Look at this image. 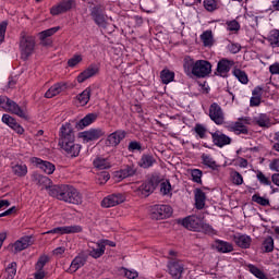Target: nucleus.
<instances>
[{
  "label": "nucleus",
  "instance_id": "ddd939ff",
  "mask_svg": "<svg viewBox=\"0 0 279 279\" xmlns=\"http://www.w3.org/2000/svg\"><path fill=\"white\" fill-rule=\"evenodd\" d=\"M234 66V61L230 59L222 58L218 61L215 75L218 77H228V74Z\"/></svg>",
  "mask_w": 279,
  "mask_h": 279
},
{
  "label": "nucleus",
  "instance_id": "3c124183",
  "mask_svg": "<svg viewBox=\"0 0 279 279\" xmlns=\"http://www.w3.org/2000/svg\"><path fill=\"white\" fill-rule=\"evenodd\" d=\"M48 263H49V256H47V255H41V256L38 258V260H37V263H36V265H35L36 271H40V269H41V270L45 269V265H47Z\"/></svg>",
  "mask_w": 279,
  "mask_h": 279
},
{
  "label": "nucleus",
  "instance_id": "338daca9",
  "mask_svg": "<svg viewBox=\"0 0 279 279\" xmlns=\"http://www.w3.org/2000/svg\"><path fill=\"white\" fill-rule=\"evenodd\" d=\"M260 99H262V98H259V97L252 96V97H251V100H250V106H251V108H255V107L260 106Z\"/></svg>",
  "mask_w": 279,
  "mask_h": 279
},
{
  "label": "nucleus",
  "instance_id": "e433bc0d",
  "mask_svg": "<svg viewBox=\"0 0 279 279\" xmlns=\"http://www.w3.org/2000/svg\"><path fill=\"white\" fill-rule=\"evenodd\" d=\"M274 238L271 235L266 236L262 242L263 254H270V252H274Z\"/></svg>",
  "mask_w": 279,
  "mask_h": 279
},
{
  "label": "nucleus",
  "instance_id": "4468645a",
  "mask_svg": "<svg viewBox=\"0 0 279 279\" xmlns=\"http://www.w3.org/2000/svg\"><path fill=\"white\" fill-rule=\"evenodd\" d=\"M168 271L172 278L182 279V274H184V262L180 259H171L168 262Z\"/></svg>",
  "mask_w": 279,
  "mask_h": 279
},
{
  "label": "nucleus",
  "instance_id": "864d4df0",
  "mask_svg": "<svg viewBox=\"0 0 279 279\" xmlns=\"http://www.w3.org/2000/svg\"><path fill=\"white\" fill-rule=\"evenodd\" d=\"M252 202H255V204H258L259 206H269V198H265L260 196V194H254L252 196Z\"/></svg>",
  "mask_w": 279,
  "mask_h": 279
},
{
  "label": "nucleus",
  "instance_id": "a878e982",
  "mask_svg": "<svg viewBox=\"0 0 279 279\" xmlns=\"http://www.w3.org/2000/svg\"><path fill=\"white\" fill-rule=\"evenodd\" d=\"M136 171L137 169L134 163L126 165L118 172H116V178H118V180H125V178H132L136 175Z\"/></svg>",
  "mask_w": 279,
  "mask_h": 279
},
{
  "label": "nucleus",
  "instance_id": "7c9ffc66",
  "mask_svg": "<svg viewBox=\"0 0 279 279\" xmlns=\"http://www.w3.org/2000/svg\"><path fill=\"white\" fill-rule=\"evenodd\" d=\"M137 165L142 169H151L156 165V158L151 154H143Z\"/></svg>",
  "mask_w": 279,
  "mask_h": 279
},
{
  "label": "nucleus",
  "instance_id": "dca6fc26",
  "mask_svg": "<svg viewBox=\"0 0 279 279\" xmlns=\"http://www.w3.org/2000/svg\"><path fill=\"white\" fill-rule=\"evenodd\" d=\"M202 218L198 216H187L182 220V226L186 228V230L199 232V230H202Z\"/></svg>",
  "mask_w": 279,
  "mask_h": 279
},
{
  "label": "nucleus",
  "instance_id": "20e7f679",
  "mask_svg": "<svg viewBox=\"0 0 279 279\" xmlns=\"http://www.w3.org/2000/svg\"><path fill=\"white\" fill-rule=\"evenodd\" d=\"M160 182H162L160 174H158V173L151 174L150 178H148L137 189L138 195H141V197H149L150 193H154V191H156V189H158V184H160Z\"/></svg>",
  "mask_w": 279,
  "mask_h": 279
},
{
  "label": "nucleus",
  "instance_id": "052dcab7",
  "mask_svg": "<svg viewBox=\"0 0 279 279\" xmlns=\"http://www.w3.org/2000/svg\"><path fill=\"white\" fill-rule=\"evenodd\" d=\"M199 232H204V234H213L215 229H213V226L204 223V220H202Z\"/></svg>",
  "mask_w": 279,
  "mask_h": 279
},
{
  "label": "nucleus",
  "instance_id": "c9c22d12",
  "mask_svg": "<svg viewBox=\"0 0 279 279\" xmlns=\"http://www.w3.org/2000/svg\"><path fill=\"white\" fill-rule=\"evenodd\" d=\"M230 132H234L238 136L241 134H250L247 126L243 124V122H235L229 126Z\"/></svg>",
  "mask_w": 279,
  "mask_h": 279
},
{
  "label": "nucleus",
  "instance_id": "72a5a7b5",
  "mask_svg": "<svg viewBox=\"0 0 279 279\" xmlns=\"http://www.w3.org/2000/svg\"><path fill=\"white\" fill-rule=\"evenodd\" d=\"M93 165L95 169H98V171H104V169H110V167H112L110 159L104 157H96Z\"/></svg>",
  "mask_w": 279,
  "mask_h": 279
},
{
  "label": "nucleus",
  "instance_id": "c03bdc74",
  "mask_svg": "<svg viewBox=\"0 0 279 279\" xmlns=\"http://www.w3.org/2000/svg\"><path fill=\"white\" fill-rule=\"evenodd\" d=\"M203 165H205V167H208L209 169H217V161H215V159L213 158V156L208 155V154H203L201 156Z\"/></svg>",
  "mask_w": 279,
  "mask_h": 279
},
{
  "label": "nucleus",
  "instance_id": "f8f14e48",
  "mask_svg": "<svg viewBox=\"0 0 279 279\" xmlns=\"http://www.w3.org/2000/svg\"><path fill=\"white\" fill-rule=\"evenodd\" d=\"M59 145L61 149L65 151L66 156H70V158H77V156H80V151H82V145L75 143V140H70Z\"/></svg>",
  "mask_w": 279,
  "mask_h": 279
},
{
  "label": "nucleus",
  "instance_id": "2eb2a0df",
  "mask_svg": "<svg viewBox=\"0 0 279 279\" xmlns=\"http://www.w3.org/2000/svg\"><path fill=\"white\" fill-rule=\"evenodd\" d=\"M31 162L37 167V169H40L46 175H52V173L56 171V165H53L51 161L43 160L38 157L31 158Z\"/></svg>",
  "mask_w": 279,
  "mask_h": 279
},
{
  "label": "nucleus",
  "instance_id": "39448f33",
  "mask_svg": "<svg viewBox=\"0 0 279 279\" xmlns=\"http://www.w3.org/2000/svg\"><path fill=\"white\" fill-rule=\"evenodd\" d=\"M74 128H76L75 121H69L61 125L59 132V144L75 141Z\"/></svg>",
  "mask_w": 279,
  "mask_h": 279
},
{
  "label": "nucleus",
  "instance_id": "4d7b16f0",
  "mask_svg": "<svg viewBox=\"0 0 279 279\" xmlns=\"http://www.w3.org/2000/svg\"><path fill=\"white\" fill-rule=\"evenodd\" d=\"M80 62H82V54H74L71 59L68 60V66L74 69V66H77Z\"/></svg>",
  "mask_w": 279,
  "mask_h": 279
},
{
  "label": "nucleus",
  "instance_id": "4be33fe9",
  "mask_svg": "<svg viewBox=\"0 0 279 279\" xmlns=\"http://www.w3.org/2000/svg\"><path fill=\"white\" fill-rule=\"evenodd\" d=\"M211 140L214 145L216 147H226V145H230L232 143V138L226 134H223L221 131H216L211 133Z\"/></svg>",
  "mask_w": 279,
  "mask_h": 279
},
{
  "label": "nucleus",
  "instance_id": "9b49d317",
  "mask_svg": "<svg viewBox=\"0 0 279 279\" xmlns=\"http://www.w3.org/2000/svg\"><path fill=\"white\" fill-rule=\"evenodd\" d=\"M32 181L41 189V191H49L51 193V189H53V181L49 179V177L40 174L38 172H34L32 174Z\"/></svg>",
  "mask_w": 279,
  "mask_h": 279
},
{
  "label": "nucleus",
  "instance_id": "4c0bfd02",
  "mask_svg": "<svg viewBox=\"0 0 279 279\" xmlns=\"http://www.w3.org/2000/svg\"><path fill=\"white\" fill-rule=\"evenodd\" d=\"M160 80L162 84H171L175 80V72L169 70V69H163L160 72Z\"/></svg>",
  "mask_w": 279,
  "mask_h": 279
},
{
  "label": "nucleus",
  "instance_id": "a18cd8bd",
  "mask_svg": "<svg viewBox=\"0 0 279 279\" xmlns=\"http://www.w3.org/2000/svg\"><path fill=\"white\" fill-rule=\"evenodd\" d=\"M190 175L192 178V182H195V184H202L204 172L201 169H191Z\"/></svg>",
  "mask_w": 279,
  "mask_h": 279
},
{
  "label": "nucleus",
  "instance_id": "bf43d9fd",
  "mask_svg": "<svg viewBox=\"0 0 279 279\" xmlns=\"http://www.w3.org/2000/svg\"><path fill=\"white\" fill-rule=\"evenodd\" d=\"M227 29L229 32H239V29H241V24H239L236 20H232L227 22Z\"/></svg>",
  "mask_w": 279,
  "mask_h": 279
},
{
  "label": "nucleus",
  "instance_id": "f257e3e1",
  "mask_svg": "<svg viewBox=\"0 0 279 279\" xmlns=\"http://www.w3.org/2000/svg\"><path fill=\"white\" fill-rule=\"evenodd\" d=\"M50 197H56L59 202L80 206L84 202L82 193L75 186L69 184L53 185L50 189Z\"/></svg>",
  "mask_w": 279,
  "mask_h": 279
},
{
  "label": "nucleus",
  "instance_id": "0eeeda50",
  "mask_svg": "<svg viewBox=\"0 0 279 279\" xmlns=\"http://www.w3.org/2000/svg\"><path fill=\"white\" fill-rule=\"evenodd\" d=\"M36 47V39L32 36H23L20 40V51L23 60H27L32 53H34V48Z\"/></svg>",
  "mask_w": 279,
  "mask_h": 279
},
{
  "label": "nucleus",
  "instance_id": "79ce46f5",
  "mask_svg": "<svg viewBox=\"0 0 279 279\" xmlns=\"http://www.w3.org/2000/svg\"><path fill=\"white\" fill-rule=\"evenodd\" d=\"M90 93H92L90 87H87L81 94H78L76 96V99L78 100L81 106H86V104H88V101H90Z\"/></svg>",
  "mask_w": 279,
  "mask_h": 279
},
{
  "label": "nucleus",
  "instance_id": "c756f323",
  "mask_svg": "<svg viewBox=\"0 0 279 279\" xmlns=\"http://www.w3.org/2000/svg\"><path fill=\"white\" fill-rule=\"evenodd\" d=\"M29 245H32V235L23 236L14 242L13 252L17 254V252H23V250H27Z\"/></svg>",
  "mask_w": 279,
  "mask_h": 279
},
{
  "label": "nucleus",
  "instance_id": "774afa93",
  "mask_svg": "<svg viewBox=\"0 0 279 279\" xmlns=\"http://www.w3.org/2000/svg\"><path fill=\"white\" fill-rule=\"evenodd\" d=\"M124 276L125 278H129V279H135V278H138V272L124 269Z\"/></svg>",
  "mask_w": 279,
  "mask_h": 279
},
{
  "label": "nucleus",
  "instance_id": "b1692460",
  "mask_svg": "<svg viewBox=\"0 0 279 279\" xmlns=\"http://www.w3.org/2000/svg\"><path fill=\"white\" fill-rule=\"evenodd\" d=\"M69 88V85L65 82H59L53 84L45 94L46 99H53L60 93H64Z\"/></svg>",
  "mask_w": 279,
  "mask_h": 279
},
{
  "label": "nucleus",
  "instance_id": "f704fd0d",
  "mask_svg": "<svg viewBox=\"0 0 279 279\" xmlns=\"http://www.w3.org/2000/svg\"><path fill=\"white\" fill-rule=\"evenodd\" d=\"M266 40L272 47V49H276L277 47H279V29L278 28L271 29L268 33Z\"/></svg>",
  "mask_w": 279,
  "mask_h": 279
},
{
  "label": "nucleus",
  "instance_id": "cd10ccee",
  "mask_svg": "<svg viewBox=\"0 0 279 279\" xmlns=\"http://www.w3.org/2000/svg\"><path fill=\"white\" fill-rule=\"evenodd\" d=\"M87 258L85 255H77L74 257V259L71 262L70 267L68 268V274H75V271L82 269L84 265H86Z\"/></svg>",
  "mask_w": 279,
  "mask_h": 279
},
{
  "label": "nucleus",
  "instance_id": "5701e85b",
  "mask_svg": "<svg viewBox=\"0 0 279 279\" xmlns=\"http://www.w3.org/2000/svg\"><path fill=\"white\" fill-rule=\"evenodd\" d=\"M97 73H99V65L95 63L90 64L85 71L78 74L77 76L78 84H84L86 80H90V77H95Z\"/></svg>",
  "mask_w": 279,
  "mask_h": 279
},
{
  "label": "nucleus",
  "instance_id": "412c9836",
  "mask_svg": "<svg viewBox=\"0 0 279 279\" xmlns=\"http://www.w3.org/2000/svg\"><path fill=\"white\" fill-rule=\"evenodd\" d=\"M87 252H88V256H92V258H101L104 254H106V251L101 241L89 242Z\"/></svg>",
  "mask_w": 279,
  "mask_h": 279
},
{
  "label": "nucleus",
  "instance_id": "9d476101",
  "mask_svg": "<svg viewBox=\"0 0 279 279\" xmlns=\"http://www.w3.org/2000/svg\"><path fill=\"white\" fill-rule=\"evenodd\" d=\"M209 119L216 123V125H223V123H226V114L219 104L213 102L209 106Z\"/></svg>",
  "mask_w": 279,
  "mask_h": 279
},
{
  "label": "nucleus",
  "instance_id": "c85d7f7f",
  "mask_svg": "<svg viewBox=\"0 0 279 279\" xmlns=\"http://www.w3.org/2000/svg\"><path fill=\"white\" fill-rule=\"evenodd\" d=\"M213 247L214 250H217L219 254H230V252H234L232 243L219 239L215 241Z\"/></svg>",
  "mask_w": 279,
  "mask_h": 279
},
{
  "label": "nucleus",
  "instance_id": "6e6552de",
  "mask_svg": "<svg viewBox=\"0 0 279 279\" xmlns=\"http://www.w3.org/2000/svg\"><path fill=\"white\" fill-rule=\"evenodd\" d=\"M173 215V208L169 205H154L150 209L151 219H169Z\"/></svg>",
  "mask_w": 279,
  "mask_h": 279
},
{
  "label": "nucleus",
  "instance_id": "f03ea898",
  "mask_svg": "<svg viewBox=\"0 0 279 279\" xmlns=\"http://www.w3.org/2000/svg\"><path fill=\"white\" fill-rule=\"evenodd\" d=\"M183 69L186 75H194V77L204 78L208 77L209 73H213V64L207 60H193L185 59Z\"/></svg>",
  "mask_w": 279,
  "mask_h": 279
},
{
  "label": "nucleus",
  "instance_id": "a19ab883",
  "mask_svg": "<svg viewBox=\"0 0 279 279\" xmlns=\"http://www.w3.org/2000/svg\"><path fill=\"white\" fill-rule=\"evenodd\" d=\"M201 40L204 47H213L215 45V39L213 37V31H205L201 35Z\"/></svg>",
  "mask_w": 279,
  "mask_h": 279
},
{
  "label": "nucleus",
  "instance_id": "1a4fd4ad",
  "mask_svg": "<svg viewBox=\"0 0 279 279\" xmlns=\"http://www.w3.org/2000/svg\"><path fill=\"white\" fill-rule=\"evenodd\" d=\"M76 5L77 0H61L59 4H56L50 9V14L52 16H59V14L71 12Z\"/></svg>",
  "mask_w": 279,
  "mask_h": 279
},
{
  "label": "nucleus",
  "instance_id": "423d86ee",
  "mask_svg": "<svg viewBox=\"0 0 279 279\" xmlns=\"http://www.w3.org/2000/svg\"><path fill=\"white\" fill-rule=\"evenodd\" d=\"M0 106L2 108L7 107L9 112L16 114V117H20L21 119H27V112H25V110H23L19 104L5 96H0Z\"/></svg>",
  "mask_w": 279,
  "mask_h": 279
},
{
  "label": "nucleus",
  "instance_id": "7ed1b4c3",
  "mask_svg": "<svg viewBox=\"0 0 279 279\" xmlns=\"http://www.w3.org/2000/svg\"><path fill=\"white\" fill-rule=\"evenodd\" d=\"M89 16L95 25L106 29L108 27V14L106 13V5L96 4L89 8Z\"/></svg>",
  "mask_w": 279,
  "mask_h": 279
},
{
  "label": "nucleus",
  "instance_id": "bb28decb",
  "mask_svg": "<svg viewBox=\"0 0 279 279\" xmlns=\"http://www.w3.org/2000/svg\"><path fill=\"white\" fill-rule=\"evenodd\" d=\"M233 241L241 250H250L252 245V236L247 234L238 233L233 236Z\"/></svg>",
  "mask_w": 279,
  "mask_h": 279
},
{
  "label": "nucleus",
  "instance_id": "0e129e2a",
  "mask_svg": "<svg viewBox=\"0 0 279 279\" xmlns=\"http://www.w3.org/2000/svg\"><path fill=\"white\" fill-rule=\"evenodd\" d=\"M269 169L270 171H277L279 173V159H272L271 162L269 163Z\"/></svg>",
  "mask_w": 279,
  "mask_h": 279
},
{
  "label": "nucleus",
  "instance_id": "69168bd1",
  "mask_svg": "<svg viewBox=\"0 0 279 279\" xmlns=\"http://www.w3.org/2000/svg\"><path fill=\"white\" fill-rule=\"evenodd\" d=\"M269 73L271 75H279V63L278 62H275L274 64H271L269 66Z\"/></svg>",
  "mask_w": 279,
  "mask_h": 279
},
{
  "label": "nucleus",
  "instance_id": "603ef678",
  "mask_svg": "<svg viewBox=\"0 0 279 279\" xmlns=\"http://www.w3.org/2000/svg\"><path fill=\"white\" fill-rule=\"evenodd\" d=\"M194 132L199 138H206V133L208 132V129H206L204 124L197 123L194 126Z\"/></svg>",
  "mask_w": 279,
  "mask_h": 279
},
{
  "label": "nucleus",
  "instance_id": "a211bd4d",
  "mask_svg": "<svg viewBox=\"0 0 279 279\" xmlns=\"http://www.w3.org/2000/svg\"><path fill=\"white\" fill-rule=\"evenodd\" d=\"M128 136L125 130H117L107 136V143L109 147H119L121 142Z\"/></svg>",
  "mask_w": 279,
  "mask_h": 279
},
{
  "label": "nucleus",
  "instance_id": "6ab92c4d",
  "mask_svg": "<svg viewBox=\"0 0 279 279\" xmlns=\"http://www.w3.org/2000/svg\"><path fill=\"white\" fill-rule=\"evenodd\" d=\"M125 202V196L123 194H111L101 201L102 208H113V206H119Z\"/></svg>",
  "mask_w": 279,
  "mask_h": 279
},
{
  "label": "nucleus",
  "instance_id": "49530a36",
  "mask_svg": "<svg viewBox=\"0 0 279 279\" xmlns=\"http://www.w3.org/2000/svg\"><path fill=\"white\" fill-rule=\"evenodd\" d=\"M203 5L207 12H216V10H219L217 0H204Z\"/></svg>",
  "mask_w": 279,
  "mask_h": 279
},
{
  "label": "nucleus",
  "instance_id": "e2e57ef3",
  "mask_svg": "<svg viewBox=\"0 0 279 279\" xmlns=\"http://www.w3.org/2000/svg\"><path fill=\"white\" fill-rule=\"evenodd\" d=\"M228 51H230V53H239V51H241V45L239 44H229L227 46Z\"/></svg>",
  "mask_w": 279,
  "mask_h": 279
},
{
  "label": "nucleus",
  "instance_id": "58836bf2",
  "mask_svg": "<svg viewBox=\"0 0 279 279\" xmlns=\"http://www.w3.org/2000/svg\"><path fill=\"white\" fill-rule=\"evenodd\" d=\"M256 125L259 128H271V120L266 113H260L258 117L254 118Z\"/></svg>",
  "mask_w": 279,
  "mask_h": 279
},
{
  "label": "nucleus",
  "instance_id": "5fc2aeb1",
  "mask_svg": "<svg viewBox=\"0 0 279 279\" xmlns=\"http://www.w3.org/2000/svg\"><path fill=\"white\" fill-rule=\"evenodd\" d=\"M231 180L235 186H241V184H243V175L239 171L231 172Z\"/></svg>",
  "mask_w": 279,
  "mask_h": 279
},
{
  "label": "nucleus",
  "instance_id": "13d9d810",
  "mask_svg": "<svg viewBox=\"0 0 279 279\" xmlns=\"http://www.w3.org/2000/svg\"><path fill=\"white\" fill-rule=\"evenodd\" d=\"M160 192L162 195H169L171 193V182L169 180L160 183Z\"/></svg>",
  "mask_w": 279,
  "mask_h": 279
},
{
  "label": "nucleus",
  "instance_id": "393cba45",
  "mask_svg": "<svg viewBox=\"0 0 279 279\" xmlns=\"http://www.w3.org/2000/svg\"><path fill=\"white\" fill-rule=\"evenodd\" d=\"M2 123L11 128V130H14L16 134H23V132H25V129H23V126H21V124L16 122V119H14L12 116L8 113H4L2 116Z\"/></svg>",
  "mask_w": 279,
  "mask_h": 279
},
{
  "label": "nucleus",
  "instance_id": "37998d69",
  "mask_svg": "<svg viewBox=\"0 0 279 279\" xmlns=\"http://www.w3.org/2000/svg\"><path fill=\"white\" fill-rule=\"evenodd\" d=\"M232 75H234V77H236V80L241 84H247L250 82V78L247 77V73H245V71H243L241 69H234L232 71Z\"/></svg>",
  "mask_w": 279,
  "mask_h": 279
},
{
  "label": "nucleus",
  "instance_id": "ea45409f",
  "mask_svg": "<svg viewBox=\"0 0 279 279\" xmlns=\"http://www.w3.org/2000/svg\"><path fill=\"white\" fill-rule=\"evenodd\" d=\"M12 173H14L17 178H25L27 175V165L25 163H16L11 167Z\"/></svg>",
  "mask_w": 279,
  "mask_h": 279
},
{
  "label": "nucleus",
  "instance_id": "de8ad7c7",
  "mask_svg": "<svg viewBox=\"0 0 279 279\" xmlns=\"http://www.w3.org/2000/svg\"><path fill=\"white\" fill-rule=\"evenodd\" d=\"M256 179L258 180L259 184L263 186H271V180L263 173V171L257 170L256 171Z\"/></svg>",
  "mask_w": 279,
  "mask_h": 279
},
{
  "label": "nucleus",
  "instance_id": "2f4dec72",
  "mask_svg": "<svg viewBox=\"0 0 279 279\" xmlns=\"http://www.w3.org/2000/svg\"><path fill=\"white\" fill-rule=\"evenodd\" d=\"M95 121H97V113H88L78 122H75V125L77 130H84V128H88V125H92Z\"/></svg>",
  "mask_w": 279,
  "mask_h": 279
},
{
  "label": "nucleus",
  "instance_id": "473e14b6",
  "mask_svg": "<svg viewBox=\"0 0 279 279\" xmlns=\"http://www.w3.org/2000/svg\"><path fill=\"white\" fill-rule=\"evenodd\" d=\"M194 199L197 210H204V206H206V193L202 189L194 191Z\"/></svg>",
  "mask_w": 279,
  "mask_h": 279
},
{
  "label": "nucleus",
  "instance_id": "8fccbe9b",
  "mask_svg": "<svg viewBox=\"0 0 279 279\" xmlns=\"http://www.w3.org/2000/svg\"><path fill=\"white\" fill-rule=\"evenodd\" d=\"M60 26L57 27H52V28H48L46 31H43L41 33H39V38L40 40H45L47 38H49L50 36H53V34H56L57 32H59Z\"/></svg>",
  "mask_w": 279,
  "mask_h": 279
},
{
  "label": "nucleus",
  "instance_id": "09e8293b",
  "mask_svg": "<svg viewBox=\"0 0 279 279\" xmlns=\"http://www.w3.org/2000/svg\"><path fill=\"white\" fill-rule=\"evenodd\" d=\"M14 276H16V263L13 262L8 265L5 268V278L7 279H14Z\"/></svg>",
  "mask_w": 279,
  "mask_h": 279
},
{
  "label": "nucleus",
  "instance_id": "f3484780",
  "mask_svg": "<svg viewBox=\"0 0 279 279\" xmlns=\"http://www.w3.org/2000/svg\"><path fill=\"white\" fill-rule=\"evenodd\" d=\"M78 232H82V226L73 225L53 228L47 231L46 234H78Z\"/></svg>",
  "mask_w": 279,
  "mask_h": 279
},
{
  "label": "nucleus",
  "instance_id": "aec40b11",
  "mask_svg": "<svg viewBox=\"0 0 279 279\" xmlns=\"http://www.w3.org/2000/svg\"><path fill=\"white\" fill-rule=\"evenodd\" d=\"M101 136H106V131L102 129H90L81 133V138H83L85 143H90V141H99Z\"/></svg>",
  "mask_w": 279,
  "mask_h": 279
},
{
  "label": "nucleus",
  "instance_id": "680f3d73",
  "mask_svg": "<svg viewBox=\"0 0 279 279\" xmlns=\"http://www.w3.org/2000/svg\"><path fill=\"white\" fill-rule=\"evenodd\" d=\"M5 32H8V21H2L0 23V43L5 40Z\"/></svg>",
  "mask_w": 279,
  "mask_h": 279
},
{
  "label": "nucleus",
  "instance_id": "6e6d98bb",
  "mask_svg": "<svg viewBox=\"0 0 279 279\" xmlns=\"http://www.w3.org/2000/svg\"><path fill=\"white\" fill-rule=\"evenodd\" d=\"M128 150L134 154V151H142L143 145H141V142L132 141L129 143Z\"/></svg>",
  "mask_w": 279,
  "mask_h": 279
}]
</instances>
